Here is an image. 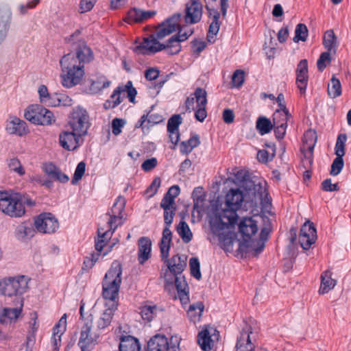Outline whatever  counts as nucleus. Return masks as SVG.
Listing matches in <instances>:
<instances>
[{
    "label": "nucleus",
    "mask_w": 351,
    "mask_h": 351,
    "mask_svg": "<svg viewBox=\"0 0 351 351\" xmlns=\"http://www.w3.org/2000/svg\"><path fill=\"white\" fill-rule=\"evenodd\" d=\"M323 45L328 51L332 53H336L337 41L332 30L330 29L325 32L323 38Z\"/></svg>",
    "instance_id": "42"
},
{
    "label": "nucleus",
    "mask_w": 351,
    "mask_h": 351,
    "mask_svg": "<svg viewBox=\"0 0 351 351\" xmlns=\"http://www.w3.org/2000/svg\"><path fill=\"white\" fill-rule=\"evenodd\" d=\"M100 254H92L90 257H86L84 261V266L86 269H91L99 260Z\"/></svg>",
    "instance_id": "60"
},
{
    "label": "nucleus",
    "mask_w": 351,
    "mask_h": 351,
    "mask_svg": "<svg viewBox=\"0 0 351 351\" xmlns=\"http://www.w3.org/2000/svg\"><path fill=\"white\" fill-rule=\"evenodd\" d=\"M96 0H81L80 2V11L84 13L90 11L93 8Z\"/></svg>",
    "instance_id": "63"
},
{
    "label": "nucleus",
    "mask_w": 351,
    "mask_h": 351,
    "mask_svg": "<svg viewBox=\"0 0 351 351\" xmlns=\"http://www.w3.org/2000/svg\"><path fill=\"white\" fill-rule=\"evenodd\" d=\"M175 210H164V220L165 227L163 229L162 238L159 244L160 256H162L163 259H167L169 255V250L172 240V232L170 230L169 227L173 222Z\"/></svg>",
    "instance_id": "14"
},
{
    "label": "nucleus",
    "mask_w": 351,
    "mask_h": 351,
    "mask_svg": "<svg viewBox=\"0 0 351 351\" xmlns=\"http://www.w3.org/2000/svg\"><path fill=\"white\" fill-rule=\"evenodd\" d=\"M330 52L326 51L322 53L317 62V66L319 71H322L328 64L330 63Z\"/></svg>",
    "instance_id": "53"
},
{
    "label": "nucleus",
    "mask_w": 351,
    "mask_h": 351,
    "mask_svg": "<svg viewBox=\"0 0 351 351\" xmlns=\"http://www.w3.org/2000/svg\"><path fill=\"white\" fill-rule=\"evenodd\" d=\"M219 332L214 328H206L199 332L197 342L204 351H210L219 340Z\"/></svg>",
    "instance_id": "18"
},
{
    "label": "nucleus",
    "mask_w": 351,
    "mask_h": 351,
    "mask_svg": "<svg viewBox=\"0 0 351 351\" xmlns=\"http://www.w3.org/2000/svg\"><path fill=\"white\" fill-rule=\"evenodd\" d=\"M252 332L250 330V327H247L241 333L240 337L237 340L236 345V351H252L254 346L251 342L250 334Z\"/></svg>",
    "instance_id": "34"
},
{
    "label": "nucleus",
    "mask_w": 351,
    "mask_h": 351,
    "mask_svg": "<svg viewBox=\"0 0 351 351\" xmlns=\"http://www.w3.org/2000/svg\"><path fill=\"white\" fill-rule=\"evenodd\" d=\"M189 266L191 275L196 279L199 280L202 278L200 272V264L197 258L193 257L189 261Z\"/></svg>",
    "instance_id": "52"
},
{
    "label": "nucleus",
    "mask_w": 351,
    "mask_h": 351,
    "mask_svg": "<svg viewBox=\"0 0 351 351\" xmlns=\"http://www.w3.org/2000/svg\"><path fill=\"white\" fill-rule=\"evenodd\" d=\"M125 95V90L121 89V87H117L111 95L109 99L106 100L104 104L105 109L114 108L120 104Z\"/></svg>",
    "instance_id": "38"
},
{
    "label": "nucleus",
    "mask_w": 351,
    "mask_h": 351,
    "mask_svg": "<svg viewBox=\"0 0 351 351\" xmlns=\"http://www.w3.org/2000/svg\"><path fill=\"white\" fill-rule=\"evenodd\" d=\"M336 280L332 278L330 271H325L321 275V285L319 289L320 294H325L332 290L336 285Z\"/></svg>",
    "instance_id": "36"
},
{
    "label": "nucleus",
    "mask_w": 351,
    "mask_h": 351,
    "mask_svg": "<svg viewBox=\"0 0 351 351\" xmlns=\"http://www.w3.org/2000/svg\"><path fill=\"white\" fill-rule=\"evenodd\" d=\"M121 265L118 261L112 263L111 267L106 274L102 283V295L104 299L108 300L107 303L117 304L120 285L122 278Z\"/></svg>",
    "instance_id": "5"
},
{
    "label": "nucleus",
    "mask_w": 351,
    "mask_h": 351,
    "mask_svg": "<svg viewBox=\"0 0 351 351\" xmlns=\"http://www.w3.org/2000/svg\"><path fill=\"white\" fill-rule=\"evenodd\" d=\"M204 308V304L201 302H198L190 305L187 311L188 317L191 322L194 323L199 322L200 320V317L202 316Z\"/></svg>",
    "instance_id": "43"
},
{
    "label": "nucleus",
    "mask_w": 351,
    "mask_h": 351,
    "mask_svg": "<svg viewBox=\"0 0 351 351\" xmlns=\"http://www.w3.org/2000/svg\"><path fill=\"white\" fill-rule=\"evenodd\" d=\"M85 168H86V165L84 162H80V163H78V165H77V167L75 169V173H74V176H73V181H72L73 183H74L75 181H78V180H81L83 175L84 174Z\"/></svg>",
    "instance_id": "62"
},
{
    "label": "nucleus",
    "mask_w": 351,
    "mask_h": 351,
    "mask_svg": "<svg viewBox=\"0 0 351 351\" xmlns=\"http://www.w3.org/2000/svg\"><path fill=\"white\" fill-rule=\"evenodd\" d=\"M24 201L18 193L0 191V210L11 217H21L25 209Z\"/></svg>",
    "instance_id": "8"
},
{
    "label": "nucleus",
    "mask_w": 351,
    "mask_h": 351,
    "mask_svg": "<svg viewBox=\"0 0 351 351\" xmlns=\"http://www.w3.org/2000/svg\"><path fill=\"white\" fill-rule=\"evenodd\" d=\"M160 183L161 181L159 178H156L154 179L151 185L146 190V193L149 197H152L156 193L158 189L160 186Z\"/></svg>",
    "instance_id": "59"
},
{
    "label": "nucleus",
    "mask_w": 351,
    "mask_h": 351,
    "mask_svg": "<svg viewBox=\"0 0 351 351\" xmlns=\"http://www.w3.org/2000/svg\"><path fill=\"white\" fill-rule=\"evenodd\" d=\"M239 234L241 237L239 240V250L243 254H250L257 256L265 247V234L267 232L265 229L261 232V238L256 239L258 232L257 221L253 217H244L238 222Z\"/></svg>",
    "instance_id": "3"
},
{
    "label": "nucleus",
    "mask_w": 351,
    "mask_h": 351,
    "mask_svg": "<svg viewBox=\"0 0 351 351\" xmlns=\"http://www.w3.org/2000/svg\"><path fill=\"white\" fill-rule=\"evenodd\" d=\"M182 14L177 13L167 19L156 29L154 34L136 42L133 51L137 54L149 55L167 49L169 54H176L181 49L180 42L188 39L193 33L192 28H180Z\"/></svg>",
    "instance_id": "2"
},
{
    "label": "nucleus",
    "mask_w": 351,
    "mask_h": 351,
    "mask_svg": "<svg viewBox=\"0 0 351 351\" xmlns=\"http://www.w3.org/2000/svg\"><path fill=\"white\" fill-rule=\"evenodd\" d=\"M140 311L142 319L149 322L162 312L163 309L152 302H147L140 308Z\"/></svg>",
    "instance_id": "31"
},
{
    "label": "nucleus",
    "mask_w": 351,
    "mask_h": 351,
    "mask_svg": "<svg viewBox=\"0 0 351 351\" xmlns=\"http://www.w3.org/2000/svg\"><path fill=\"white\" fill-rule=\"evenodd\" d=\"M317 142V134L315 130H307L303 137V145L302 147V152L306 151L305 156L310 160L312 159L313 152Z\"/></svg>",
    "instance_id": "27"
},
{
    "label": "nucleus",
    "mask_w": 351,
    "mask_h": 351,
    "mask_svg": "<svg viewBox=\"0 0 351 351\" xmlns=\"http://www.w3.org/2000/svg\"><path fill=\"white\" fill-rule=\"evenodd\" d=\"M236 222L226 223L220 219H211V230L218 237L221 247L226 252L233 250L234 243L237 241L234 232Z\"/></svg>",
    "instance_id": "6"
},
{
    "label": "nucleus",
    "mask_w": 351,
    "mask_h": 351,
    "mask_svg": "<svg viewBox=\"0 0 351 351\" xmlns=\"http://www.w3.org/2000/svg\"><path fill=\"white\" fill-rule=\"evenodd\" d=\"M182 117L180 114L172 116L167 123L168 131H178V127L182 123Z\"/></svg>",
    "instance_id": "54"
},
{
    "label": "nucleus",
    "mask_w": 351,
    "mask_h": 351,
    "mask_svg": "<svg viewBox=\"0 0 351 351\" xmlns=\"http://www.w3.org/2000/svg\"><path fill=\"white\" fill-rule=\"evenodd\" d=\"M178 297L182 303H187L189 301V290L187 283L183 276H179L175 281Z\"/></svg>",
    "instance_id": "39"
},
{
    "label": "nucleus",
    "mask_w": 351,
    "mask_h": 351,
    "mask_svg": "<svg viewBox=\"0 0 351 351\" xmlns=\"http://www.w3.org/2000/svg\"><path fill=\"white\" fill-rule=\"evenodd\" d=\"M24 117L27 120L36 125H51L55 122L52 112L38 104L29 106L26 109Z\"/></svg>",
    "instance_id": "11"
},
{
    "label": "nucleus",
    "mask_w": 351,
    "mask_h": 351,
    "mask_svg": "<svg viewBox=\"0 0 351 351\" xmlns=\"http://www.w3.org/2000/svg\"><path fill=\"white\" fill-rule=\"evenodd\" d=\"M308 37V29L307 27L302 23L297 25L295 29V36L293 41L298 43L299 41H305Z\"/></svg>",
    "instance_id": "50"
},
{
    "label": "nucleus",
    "mask_w": 351,
    "mask_h": 351,
    "mask_svg": "<svg viewBox=\"0 0 351 351\" xmlns=\"http://www.w3.org/2000/svg\"><path fill=\"white\" fill-rule=\"evenodd\" d=\"M62 85L71 88L80 84L85 75L84 66L76 62L73 55H64L60 60Z\"/></svg>",
    "instance_id": "4"
},
{
    "label": "nucleus",
    "mask_w": 351,
    "mask_h": 351,
    "mask_svg": "<svg viewBox=\"0 0 351 351\" xmlns=\"http://www.w3.org/2000/svg\"><path fill=\"white\" fill-rule=\"evenodd\" d=\"M244 82V72L241 70H237L232 75V83L233 87L239 88Z\"/></svg>",
    "instance_id": "56"
},
{
    "label": "nucleus",
    "mask_w": 351,
    "mask_h": 351,
    "mask_svg": "<svg viewBox=\"0 0 351 351\" xmlns=\"http://www.w3.org/2000/svg\"><path fill=\"white\" fill-rule=\"evenodd\" d=\"M58 103L57 106H71L73 104L71 97L62 93L58 94Z\"/></svg>",
    "instance_id": "61"
},
{
    "label": "nucleus",
    "mask_w": 351,
    "mask_h": 351,
    "mask_svg": "<svg viewBox=\"0 0 351 351\" xmlns=\"http://www.w3.org/2000/svg\"><path fill=\"white\" fill-rule=\"evenodd\" d=\"M125 203L126 200L125 197L119 196L108 213V215L109 216L108 224L110 230H112V232H114L116 228L121 226L123 222V211L124 210Z\"/></svg>",
    "instance_id": "15"
},
{
    "label": "nucleus",
    "mask_w": 351,
    "mask_h": 351,
    "mask_svg": "<svg viewBox=\"0 0 351 351\" xmlns=\"http://www.w3.org/2000/svg\"><path fill=\"white\" fill-rule=\"evenodd\" d=\"M91 83L89 87V92L96 94L104 88L110 86V82L104 75H98L90 80Z\"/></svg>",
    "instance_id": "37"
},
{
    "label": "nucleus",
    "mask_w": 351,
    "mask_h": 351,
    "mask_svg": "<svg viewBox=\"0 0 351 351\" xmlns=\"http://www.w3.org/2000/svg\"><path fill=\"white\" fill-rule=\"evenodd\" d=\"M347 140L346 134H339L335 144V154L337 157L343 158L345 155V145Z\"/></svg>",
    "instance_id": "51"
},
{
    "label": "nucleus",
    "mask_w": 351,
    "mask_h": 351,
    "mask_svg": "<svg viewBox=\"0 0 351 351\" xmlns=\"http://www.w3.org/2000/svg\"><path fill=\"white\" fill-rule=\"evenodd\" d=\"M68 124L71 130L77 132L78 135L85 136L90 126L87 111L80 106L74 108L71 112Z\"/></svg>",
    "instance_id": "12"
},
{
    "label": "nucleus",
    "mask_w": 351,
    "mask_h": 351,
    "mask_svg": "<svg viewBox=\"0 0 351 351\" xmlns=\"http://www.w3.org/2000/svg\"><path fill=\"white\" fill-rule=\"evenodd\" d=\"M28 288V279L25 276L5 277L0 279V295L8 298L23 297Z\"/></svg>",
    "instance_id": "7"
},
{
    "label": "nucleus",
    "mask_w": 351,
    "mask_h": 351,
    "mask_svg": "<svg viewBox=\"0 0 351 351\" xmlns=\"http://www.w3.org/2000/svg\"><path fill=\"white\" fill-rule=\"evenodd\" d=\"M66 55H73L74 58L76 59V62L84 66V64L91 62L93 58V53L91 49L88 47L86 44L80 45L75 52L69 53Z\"/></svg>",
    "instance_id": "26"
},
{
    "label": "nucleus",
    "mask_w": 351,
    "mask_h": 351,
    "mask_svg": "<svg viewBox=\"0 0 351 351\" xmlns=\"http://www.w3.org/2000/svg\"><path fill=\"white\" fill-rule=\"evenodd\" d=\"M178 349L177 337H172L169 343L165 336L156 335L147 343V351H177Z\"/></svg>",
    "instance_id": "17"
},
{
    "label": "nucleus",
    "mask_w": 351,
    "mask_h": 351,
    "mask_svg": "<svg viewBox=\"0 0 351 351\" xmlns=\"http://www.w3.org/2000/svg\"><path fill=\"white\" fill-rule=\"evenodd\" d=\"M202 16V5L197 0H191L186 4L184 21L186 24L198 23Z\"/></svg>",
    "instance_id": "21"
},
{
    "label": "nucleus",
    "mask_w": 351,
    "mask_h": 351,
    "mask_svg": "<svg viewBox=\"0 0 351 351\" xmlns=\"http://www.w3.org/2000/svg\"><path fill=\"white\" fill-rule=\"evenodd\" d=\"M317 232L312 223L309 221L304 223L300 230L299 242L301 247L306 250L315 242Z\"/></svg>",
    "instance_id": "19"
},
{
    "label": "nucleus",
    "mask_w": 351,
    "mask_h": 351,
    "mask_svg": "<svg viewBox=\"0 0 351 351\" xmlns=\"http://www.w3.org/2000/svg\"><path fill=\"white\" fill-rule=\"evenodd\" d=\"M112 230H108L106 231H103V230L99 228L98 234L99 239L95 242V250H97L96 253L100 254L105 246V240L108 237L109 235L112 234Z\"/></svg>",
    "instance_id": "48"
},
{
    "label": "nucleus",
    "mask_w": 351,
    "mask_h": 351,
    "mask_svg": "<svg viewBox=\"0 0 351 351\" xmlns=\"http://www.w3.org/2000/svg\"><path fill=\"white\" fill-rule=\"evenodd\" d=\"M38 315L36 312L32 313L30 314V321H29V330L28 335H33L35 337V334L38 328V323L37 322Z\"/></svg>",
    "instance_id": "57"
},
{
    "label": "nucleus",
    "mask_w": 351,
    "mask_h": 351,
    "mask_svg": "<svg viewBox=\"0 0 351 351\" xmlns=\"http://www.w3.org/2000/svg\"><path fill=\"white\" fill-rule=\"evenodd\" d=\"M296 85L302 95L304 94L308 85V62L306 59L300 61L296 69Z\"/></svg>",
    "instance_id": "24"
},
{
    "label": "nucleus",
    "mask_w": 351,
    "mask_h": 351,
    "mask_svg": "<svg viewBox=\"0 0 351 351\" xmlns=\"http://www.w3.org/2000/svg\"><path fill=\"white\" fill-rule=\"evenodd\" d=\"M14 234L18 240L25 241L34 236V230L31 226L24 222L21 223L16 227Z\"/></svg>",
    "instance_id": "41"
},
{
    "label": "nucleus",
    "mask_w": 351,
    "mask_h": 351,
    "mask_svg": "<svg viewBox=\"0 0 351 351\" xmlns=\"http://www.w3.org/2000/svg\"><path fill=\"white\" fill-rule=\"evenodd\" d=\"M106 306L108 308L103 312L97 322V326L99 330H103L110 326L114 313L117 308V304L114 303H106Z\"/></svg>",
    "instance_id": "29"
},
{
    "label": "nucleus",
    "mask_w": 351,
    "mask_h": 351,
    "mask_svg": "<svg viewBox=\"0 0 351 351\" xmlns=\"http://www.w3.org/2000/svg\"><path fill=\"white\" fill-rule=\"evenodd\" d=\"M138 341L132 337L125 336L121 338L119 344V351H140Z\"/></svg>",
    "instance_id": "40"
},
{
    "label": "nucleus",
    "mask_w": 351,
    "mask_h": 351,
    "mask_svg": "<svg viewBox=\"0 0 351 351\" xmlns=\"http://www.w3.org/2000/svg\"><path fill=\"white\" fill-rule=\"evenodd\" d=\"M344 165L343 158L336 157L331 165L330 174L333 176L340 173Z\"/></svg>",
    "instance_id": "55"
},
{
    "label": "nucleus",
    "mask_w": 351,
    "mask_h": 351,
    "mask_svg": "<svg viewBox=\"0 0 351 351\" xmlns=\"http://www.w3.org/2000/svg\"><path fill=\"white\" fill-rule=\"evenodd\" d=\"M125 121L123 119L115 118L112 122V132L115 136L121 132V128L124 126Z\"/></svg>",
    "instance_id": "58"
},
{
    "label": "nucleus",
    "mask_w": 351,
    "mask_h": 351,
    "mask_svg": "<svg viewBox=\"0 0 351 351\" xmlns=\"http://www.w3.org/2000/svg\"><path fill=\"white\" fill-rule=\"evenodd\" d=\"M276 100L279 109H277L273 114L275 135L277 138L282 139L285 136L287 123L291 119V114L285 106L283 94H279Z\"/></svg>",
    "instance_id": "9"
},
{
    "label": "nucleus",
    "mask_w": 351,
    "mask_h": 351,
    "mask_svg": "<svg viewBox=\"0 0 351 351\" xmlns=\"http://www.w3.org/2000/svg\"><path fill=\"white\" fill-rule=\"evenodd\" d=\"M274 158V153L269 154L265 149L259 150L257 153V159L259 162L265 163Z\"/></svg>",
    "instance_id": "64"
},
{
    "label": "nucleus",
    "mask_w": 351,
    "mask_h": 351,
    "mask_svg": "<svg viewBox=\"0 0 351 351\" xmlns=\"http://www.w3.org/2000/svg\"><path fill=\"white\" fill-rule=\"evenodd\" d=\"M43 170L46 174L55 181L66 183L69 180V176L52 163L45 164Z\"/></svg>",
    "instance_id": "33"
},
{
    "label": "nucleus",
    "mask_w": 351,
    "mask_h": 351,
    "mask_svg": "<svg viewBox=\"0 0 351 351\" xmlns=\"http://www.w3.org/2000/svg\"><path fill=\"white\" fill-rule=\"evenodd\" d=\"M5 130L10 134L24 136L29 133L26 123L16 117H10L6 121Z\"/></svg>",
    "instance_id": "23"
},
{
    "label": "nucleus",
    "mask_w": 351,
    "mask_h": 351,
    "mask_svg": "<svg viewBox=\"0 0 351 351\" xmlns=\"http://www.w3.org/2000/svg\"><path fill=\"white\" fill-rule=\"evenodd\" d=\"M176 230L184 243H188L192 240L193 233L185 221H181L177 226Z\"/></svg>",
    "instance_id": "44"
},
{
    "label": "nucleus",
    "mask_w": 351,
    "mask_h": 351,
    "mask_svg": "<svg viewBox=\"0 0 351 351\" xmlns=\"http://www.w3.org/2000/svg\"><path fill=\"white\" fill-rule=\"evenodd\" d=\"M34 227L40 233L51 234L59 228V222L51 213H43L34 219Z\"/></svg>",
    "instance_id": "16"
},
{
    "label": "nucleus",
    "mask_w": 351,
    "mask_h": 351,
    "mask_svg": "<svg viewBox=\"0 0 351 351\" xmlns=\"http://www.w3.org/2000/svg\"><path fill=\"white\" fill-rule=\"evenodd\" d=\"M180 190L178 185L171 186L163 197L160 206L164 210H176L175 198L180 194Z\"/></svg>",
    "instance_id": "28"
},
{
    "label": "nucleus",
    "mask_w": 351,
    "mask_h": 351,
    "mask_svg": "<svg viewBox=\"0 0 351 351\" xmlns=\"http://www.w3.org/2000/svg\"><path fill=\"white\" fill-rule=\"evenodd\" d=\"M264 180H245L239 188L231 189L226 194L224 201L216 208L217 219L226 223L237 222V211L243 206L247 210L263 204L267 197Z\"/></svg>",
    "instance_id": "1"
},
{
    "label": "nucleus",
    "mask_w": 351,
    "mask_h": 351,
    "mask_svg": "<svg viewBox=\"0 0 351 351\" xmlns=\"http://www.w3.org/2000/svg\"><path fill=\"white\" fill-rule=\"evenodd\" d=\"M200 143L199 138L197 135L191 136L189 140L182 141L180 146V152L182 154H188L197 147Z\"/></svg>",
    "instance_id": "45"
},
{
    "label": "nucleus",
    "mask_w": 351,
    "mask_h": 351,
    "mask_svg": "<svg viewBox=\"0 0 351 351\" xmlns=\"http://www.w3.org/2000/svg\"><path fill=\"white\" fill-rule=\"evenodd\" d=\"M82 136L73 130L62 131L58 137L59 144L65 150L73 151L80 147V138Z\"/></svg>",
    "instance_id": "20"
},
{
    "label": "nucleus",
    "mask_w": 351,
    "mask_h": 351,
    "mask_svg": "<svg viewBox=\"0 0 351 351\" xmlns=\"http://www.w3.org/2000/svg\"><path fill=\"white\" fill-rule=\"evenodd\" d=\"M152 242L147 237H141L138 240V261L143 264L150 257Z\"/></svg>",
    "instance_id": "35"
},
{
    "label": "nucleus",
    "mask_w": 351,
    "mask_h": 351,
    "mask_svg": "<svg viewBox=\"0 0 351 351\" xmlns=\"http://www.w3.org/2000/svg\"><path fill=\"white\" fill-rule=\"evenodd\" d=\"M161 258H162L161 256ZM165 262H167V268L178 275H180L186 266V256L184 255H176L173 256L170 260L162 258Z\"/></svg>",
    "instance_id": "30"
},
{
    "label": "nucleus",
    "mask_w": 351,
    "mask_h": 351,
    "mask_svg": "<svg viewBox=\"0 0 351 351\" xmlns=\"http://www.w3.org/2000/svg\"><path fill=\"white\" fill-rule=\"evenodd\" d=\"M12 307L0 308V324H15L22 317L24 306L23 297H18L12 300Z\"/></svg>",
    "instance_id": "13"
},
{
    "label": "nucleus",
    "mask_w": 351,
    "mask_h": 351,
    "mask_svg": "<svg viewBox=\"0 0 351 351\" xmlns=\"http://www.w3.org/2000/svg\"><path fill=\"white\" fill-rule=\"evenodd\" d=\"M256 128L261 135L269 133L272 128L275 130L274 119L272 122L267 118L259 117L256 121Z\"/></svg>",
    "instance_id": "46"
},
{
    "label": "nucleus",
    "mask_w": 351,
    "mask_h": 351,
    "mask_svg": "<svg viewBox=\"0 0 351 351\" xmlns=\"http://www.w3.org/2000/svg\"><path fill=\"white\" fill-rule=\"evenodd\" d=\"M196 107L195 111V119L203 122L207 117L206 106L207 104L206 91L202 88H197L195 90Z\"/></svg>",
    "instance_id": "22"
},
{
    "label": "nucleus",
    "mask_w": 351,
    "mask_h": 351,
    "mask_svg": "<svg viewBox=\"0 0 351 351\" xmlns=\"http://www.w3.org/2000/svg\"><path fill=\"white\" fill-rule=\"evenodd\" d=\"M8 166L10 171L16 173L19 176H23L25 173V168L17 158L10 159L8 162Z\"/></svg>",
    "instance_id": "49"
},
{
    "label": "nucleus",
    "mask_w": 351,
    "mask_h": 351,
    "mask_svg": "<svg viewBox=\"0 0 351 351\" xmlns=\"http://www.w3.org/2000/svg\"><path fill=\"white\" fill-rule=\"evenodd\" d=\"M328 94L332 98H336L341 94L340 81L335 76H332L328 85Z\"/></svg>",
    "instance_id": "47"
},
{
    "label": "nucleus",
    "mask_w": 351,
    "mask_h": 351,
    "mask_svg": "<svg viewBox=\"0 0 351 351\" xmlns=\"http://www.w3.org/2000/svg\"><path fill=\"white\" fill-rule=\"evenodd\" d=\"M156 14L154 11H144L142 10L133 8L128 13L127 22L132 23H141L148 19L152 18Z\"/></svg>",
    "instance_id": "32"
},
{
    "label": "nucleus",
    "mask_w": 351,
    "mask_h": 351,
    "mask_svg": "<svg viewBox=\"0 0 351 351\" xmlns=\"http://www.w3.org/2000/svg\"><path fill=\"white\" fill-rule=\"evenodd\" d=\"M66 315L64 314L53 329L51 344L53 351H59L61 346V337L66 330Z\"/></svg>",
    "instance_id": "25"
},
{
    "label": "nucleus",
    "mask_w": 351,
    "mask_h": 351,
    "mask_svg": "<svg viewBox=\"0 0 351 351\" xmlns=\"http://www.w3.org/2000/svg\"><path fill=\"white\" fill-rule=\"evenodd\" d=\"M93 317L90 315L87 318L83 319L80 328L78 346L82 351H87L95 346L99 339V335L92 331Z\"/></svg>",
    "instance_id": "10"
}]
</instances>
